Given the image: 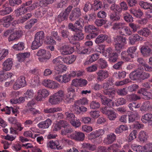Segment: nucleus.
I'll return each mask as SVG.
<instances>
[{"label":"nucleus","mask_w":152,"mask_h":152,"mask_svg":"<svg viewBox=\"0 0 152 152\" xmlns=\"http://www.w3.org/2000/svg\"><path fill=\"white\" fill-rule=\"evenodd\" d=\"M80 0H71V5L65 9L63 13H60L58 16L59 20H64L67 17L71 10L74 7H75L79 4Z\"/></svg>","instance_id":"f257e3e1"},{"label":"nucleus","mask_w":152,"mask_h":152,"mask_svg":"<svg viewBox=\"0 0 152 152\" xmlns=\"http://www.w3.org/2000/svg\"><path fill=\"white\" fill-rule=\"evenodd\" d=\"M142 86L145 88H141L138 91V93L142 94L147 100L152 99V93L148 91L147 89L151 88V85L150 82L148 81L144 83H143Z\"/></svg>","instance_id":"f03ea898"},{"label":"nucleus","mask_w":152,"mask_h":152,"mask_svg":"<svg viewBox=\"0 0 152 152\" xmlns=\"http://www.w3.org/2000/svg\"><path fill=\"white\" fill-rule=\"evenodd\" d=\"M110 86L106 82L103 84L102 87L104 90L102 91L103 94L107 95L110 98L113 99L115 97L116 91L114 88H109Z\"/></svg>","instance_id":"7ed1b4c3"},{"label":"nucleus","mask_w":152,"mask_h":152,"mask_svg":"<svg viewBox=\"0 0 152 152\" xmlns=\"http://www.w3.org/2000/svg\"><path fill=\"white\" fill-rule=\"evenodd\" d=\"M38 5L37 3L33 4L32 6L30 7L26 8L22 5L19 8L15 10V13L17 15L19 16L24 14L26 13L27 11H30L35 9V7H37Z\"/></svg>","instance_id":"20e7f679"},{"label":"nucleus","mask_w":152,"mask_h":152,"mask_svg":"<svg viewBox=\"0 0 152 152\" xmlns=\"http://www.w3.org/2000/svg\"><path fill=\"white\" fill-rule=\"evenodd\" d=\"M26 82L25 77L23 76H20L15 81L13 86V88L15 90H18L21 88L25 86Z\"/></svg>","instance_id":"39448f33"},{"label":"nucleus","mask_w":152,"mask_h":152,"mask_svg":"<svg viewBox=\"0 0 152 152\" xmlns=\"http://www.w3.org/2000/svg\"><path fill=\"white\" fill-rule=\"evenodd\" d=\"M70 14L69 19L71 21L76 20L79 18L82 15L81 9L79 7H76L74 8Z\"/></svg>","instance_id":"423d86ee"},{"label":"nucleus","mask_w":152,"mask_h":152,"mask_svg":"<svg viewBox=\"0 0 152 152\" xmlns=\"http://www.w3.org/2000/svg\"><path fill=\"white\" fill-rule=\"evenodd\" d=\"M51 57L49 53H46L44 49H41L39 50V60L41 62H44L49 59Z\"/></svg>","instance_id":"0eeeda50"},{"label":"nucleus","mask_w":152,"mask_h":152,"mask_svg":"<svg viewBox=\"0 0 152 152\" xmlns=\"http://www.w3.org/2000/svg\"><path fill=\"white\" fill-rule=\"evenodd\" d=\"M101 111L103 114L107 115L110 120H114L116 118V115L115 112L112 110H110L107 107L102 108Z\"/></svg>","instance_id":"6e6552de"},{"label":"nucleus","mask_w":152,"mask_h":152,"mask_svg":"<svg viewBox=\"0 0 152 152\" xmlns=\"http://www.w3.org/2000/svg\"><path fill=\"white\" fill-rule=\"evenodd\" d=\"M70 136L71 139L78 141H83L85 138L84 134L80 132H75L74 134H71Z\"/></svg>","instance_id":"1a4fd4ad"},{"label":"nucleus","mask_w":152,"mask_h":152,"mask_svg":"<svg viewBox=\"0 0 152 152\" xmlns=\"http://www.w3.org/2000/svg\"><path fill=\"white\" fill-rule=\"evenodd\" d=\"M96 73L97 75L96 79L99 81H103L107 78L109 75L108 72L106 70H99Z\"/></svg>","instance_id":"9d476101"},{"label":"nucleus","mask_w":152,"mask_h":152,"mask_svg":"<svg viewBox=\"0 0 152 152\" xmlns=\"http://www.w3.org/2000/svg\"><path fill=\"white\" fill-rule=\"evenodd\" d=\"M82 31V30H77L75 32V33L71 36V42L83 40L84 39V36Z\"/></svg>","instance_id":"9b49d317"},{"label":"nucleus","mask_w":152,"mask_h":152,"mask_svg":"<svg viewBox=\"0 0 152 152\" xmlns=\"http://www.w3.org/2000/svg\"><path fill=\"white\" fill-rule=\"evenodd\" d=\"M74 51L73 48L68 45H64L62 47L61 49V52L63 55L70 54Z\"/></svg>","instance_id":"f8f14e48"},{"label":"nucleus","mask_w":152,"mask_h":152,"mask_svg":"<svg viewBox=\"0 0 152 152\" xmlns=\"http://www.w3.org/2000/svg\"><path fill=\"white\" fill-rule=\"evenodd\" d=\"M14 19L13 17L10 15H8L3 18L0 21V24H1V22H3L4 27L7 28L9 27L12 21Z\"/></svg>","instance_id":"ddd939ff"},{"label":"nucleus","mask_w":152,"mask_h":152,"mask_svg":"<svg viewBox=\"0 0 152 152\" xmlns=\"http://www.w3.org/2000/svg\"><path fill=\"white\" fill-rule=\"evenodd\" d=\"M49 94V91L45 89H42L39 90V101H44L45 98Z\"/></svg>","instance_id":"4468645a"},{"label":"nucleus","mask_w":152,"mask_h":152,"mask_svg":"<svg viewBox=\"0 0 152 152\" xmlns=\"http://www.w3.org/2000/svg\"><path fill=\"white\" fill-rule=\"evenodd\" d=\"M12 65L13 62L12 59L8 58L3 63V69L5 71H9L11 69Z\"/></svg>","instance_id":"2eb2a0df"},{"label":"nucleus","mask_w":152,"mask_h":152,"mask_svg":"<svg viewBox=\"0 0 152 152\" xmlns=\"http://www.w3.org/2000/svg\"><path fill=\"white\" fill-rule=\"evenodd\" d=\"M102 104L105 106V107L111 108L114 106V102L112 100L107 97L105 96L101 101Z\"/></svg>","instance_id":"dca6fc26"},{"label":"nucleus","mask_w":152,"mask_h":152,"mask_svg":"<svg viewBox=\"0 0 152 152\" xmlns=\"http://www.w3.org/2000/svg\"><path fill=\"white\" fill-rule=\"evenodd\" d=\"M116 136L114 133H110L107 135L104 141L107 144H110L113 143L116 139Z\"/></svg>","instance_id":"f3484780"},{"label":"nucleus","mask_w":152,"mask_h":152,"mask_svg":"<svg viewBox=\"0 0 152 152\" xmlns=\"http://www.w3.org/2000/svg\"><path fill=\"white\" fill-rule=\"evenodd\" d=\"M143 39V38L137 34H133L129 38V42L132 45H134L136 42L142 41Z\"/></svg>","instance_id":"a211bd4d"},{"label":"nucleus","mask_w":152,"mask_h":152,"mask_svg":"<svg viewBox=\"0 0 152 152\" xmlns=\"http://www.w3.org/2000/svg\"><path fill=\"white\" fill-rule=\"evenodd\" d=\"M140 110L142 111L150 112L152 111V106L148 101L143 103L140 107Z\"/></svg>","instance_id":"6ab92c4d"},{"label":"nucleus","mask_w":152,"mask_h":152,"mask_svg":"<svg viewBox=\"0 0 152 152\" xmlns=\"http://www.w3.org/2000/svg\"><path fill=\"white\" fill-rule=\"evenodd\" d=\"M140 71L137 70L131 72L129 74L130 79L133 80H140Z\"/></svg>","instance_id":"aec40b11"},{"label":"nucleus","mask_w":152,"mask_h":152,"mask_svg":"<svg viewBox=\"0 0 152 152\" xmlns=\"http://www.w3.org/2000/svg\"><path fill=\"white\" fill-rule=\"evenodd\" d=\"M30 55V53L29 52L20 53L16 54L18 60L20 62L23 61L25 59L29 57Z\"/></svg>","instance_id":"412c9836"},{"label":"nucleus","mask_w":152,"mask_h":152,"mask_svg":"<svg viewBox=\"0 0 152 152\" xmlns=\"http://www.w3.org/2000/svg\"><path fill=\"white\" fill-rule=\"evenodd\" d=\"M99 54L98 53H94L89 56V59L86 61L84 63L85 65H88L95 61L99 58Z\"/></svg>","instance_id":"4be33fe9"},{"label":"nucleus","mask_w":152,"mask_h":152,"mask_svg":"<svg viewBox=\"0 0 152 152\" xmlns=\"http://www.w3.org/2000/svg\"><path fill=\"white\" fill-rule=\"evenodd\" d=\"M141 52L142 55L145 57L150 56L151 49L148 46H143L141 48Z\"/></svg>","instance_id":"5701e85b"},{"label":"nucleus","mask_w":152,"mask_h":152,"mask_svg":"<svg viewBox=\"0 0 152 152\" xmlns=\"http://www.w3.org/2000/svg\"><path fill=\"white\" fill-rule=\"evenodd\" d=\"M85 32L86 33H91V32H95L98 30V28L93 25H88L84 26Z\"/></svg>","instance_id":"b1692460"},{"label":"nucleus","mask_w":152,"mask_h":152,"mask_svg":"<svg viewBox=\"0 0 152 152\" xmlns=\"http://www.w3.org/2000/svg\"><path fill=\"white\" fill-rule=\"evenodd\" d=\"M108 38V36L106 34H101L98 36L95 40L96 44H100L104 42Z\"/></svg>","instance_id":"393cba45"},{"label":"nucleus","mask_w":152,"mask_h":152,"mask_svg":"<svg viewBox=\"0 0 152 152\" xmlns=\"http://www.w3.org/2000/svg\"><path fill=\"white\" fill-rule=\"evenodd\" d=\"M139 4L141 7L145 9H150V12L152 13V4L142 1L140 2Z\"/></svg>","instance_id":"a878e982"},{"label":"nucleus","mask_w":152,"mask_h":152,"mask_svg":"<svg viewBox=\"0 0 152 152\" xmlns=\"http://www.w3.org/2000/svg\"><path fill=\"white\" fill-rule=\"evenodd\" d=\"M61 100L60 98L57 97L55 94L50 96L49 99V102L52 104H55L60 102Z\"/></svg>","instance_id":"bb28decb"},{"label":"nucleus","mask_w":152,"mask_h":152,"mask_svg":"<svg viewBox=\"0 0 152 152\" xmlns=\"http://www.w3.org/2000/svg\"><path fill=\"white\" fill-rule=\"evenodd\" d=\"M142 121L145 123H149L152 121V114L150 113H147L142 117L141 119Z\"/></svg>","instance_id":"cd10ccee"},{"label":"nucleus","mask_w":152,"mask_h":152,"mask_svg":"<svg viewBox=\"0 0 152 152\" xmlns=\"http://www.w3.org/2000/svg\"><path fill=\"white\" fill-rule=\"evenodd\" d=\"M120 34L122 35H125L126 34V35L129 36L132 34V32L129 28L124 26L120 31Z\"/></svg>","instance_id":"c85d7f7f"},{"label":"nucleus","mask_w":152,"mask_h":152,"mask_svg":"<svg viewBox=\"0 0 152 152\" xmlns=\"http://www.w3.org/2000/svg\"><path fill=\"white\" fill-rule=\"evenodd\" d=\"M114 40L115 42H117V43H119L124 45L126 44V38L121 36H117Z\"/></svg>","instance_id":"c756f323"},{"label":"nucleus","mask_w":152,"mask_h":152,"mask_svg":"<svg viewBox=\"0 0 152 152\" xmlns=\"http://www.w3.org/2000/svg\"><path fill=\"white\" fill-rule=\"evenodd\" d=\"M119 13L117 12L111 13L110 15V18L111 20L114 21H118L121 18Z\"/></svg>","instance_id":"7c9ffc66"},{"label":"nucleus","mask_w":152,"mask_h":152,"mask_svg":"<svg viewBox=\"0 0 152 152\" xmlns=\"http://www.w3.org/2000/svg\"><path fill=\"white\" fill-rule=\"evenodd\" d=\"M60 33L61 36L64 38H68L69 41L71 42V37H69L70 33L69 31L67 29L61 30Z\"/></svg>","instance_id":"2f4dec72"},{"label":"nucleus","mask_w":152,"mask_h":152,"mask_svg":"<svg viewBox=\"0 0 152 152\" xmlns=\"http://www.w3.org/2000/svg\"><path fill=\"white\" fill-rule=\"evenodd\" d=\"M138 115L137 113H132L128 115L129 123H132L137 120L138 119Z\"/></svg>","instance_id":"473e14b6"},{"label":"nucleus","mask_w":152,"mask_h":152,"mask_svg":"<svg viewBox=\"0 0 152 152\" xmlns=\"http://www.w3.org/2000/svg\"><path fill=\"white\" fill-rule=\"evenodd\" d=\"M148 137V134L146 132L141 131L139 133L138 138L140 141L144 142L147 140Z\"/></svg>","instance_id":"72a5a7b5"},{"label":"nucleus","mask_w":152,"mask_h":152,"mask_svg":"<svg viewBox=\"0 0 152 152\" xmlns=\"http://www.w3.org/2000/svg\"><path fill=\"white\" fill-rule=\"evenodd\" d=\"M31 13H28L26 15L24 16L23 17L19 19L17 21H14V22L18 24L23 23L27 20L29 18L31 17Z\"/></svg>","instance_id":"f704fd0d"},{"label":"nucleus","mask_w":152,"mask_h":152,"mask_svg":"<svg viewBox=\"0 0 152 152\" xmlns=\"http://www.w3.org/2000/svg\"><path fill=\"white\" fill-rule=\"evenodd\" d=\"M119 54L116 53H113V54L108 57V61L110 63H115L116 62L118 59Z\"/></svg>","instance_id":"c9c22d12"},{"label":"nucleus","mask_w":152,"mask_h":152,"mask_svg":"<svg viewBox=\"0 0 152 152\" xmlns=\"http://www.w3.org/2000/svg\"><path fill=\"white\" fill-rule=\"evenodd\" d=\"M82 147L83 148H86L91 151H94L96 148V146L95 145L86 143H83Z\"/></svg>","instance_id":"e433bc0d"},{"label":"nucleus","mask_w":152,"mask_h":152,"mask_svg":"<svg viewBox=\"0 0 152 152\" xmlns=\"http://www.w3.org/2000/svg\"><path fill=\"white\" fill-rule=\"evenodd\" d=\"M82 19L80 18L79 19V20H76L74 23L75 25L76 26L77 31L82 30L83 26V23H84V21H82Z\"/></svg>","instance_id":"4c0bfd02"},{"label":"nucleus","mask_w":152,"mask_h":152,"mask_svg":"<svg viewBox=\"0 0 152 152\" xmlns=\"http://www.w3.org/2000/svg\"><path fill=\"white\" fill-rule=\"evenodd\" d=\"M25 44L23 42H19L17 44H15L12 47L13 48L16 50H23L25 48Z\"/></svg>","instance_id":"58836bf2"},{"label":"nucleus","mask_w":152,"mask_h":152,"mask_svg":"<svg viewBox=\"0 0 152 152\" xmlns=\"http://www.w3.org/2000/svg\"><path fill=\"white\" fill-rule=\"evenodd\" d=\"M130 12L132 14L137 18L140 17L143 14V12L140 9L137 10H136L134 9L131 10H130Z\"/></svg>","instance_id":"ea45409f"},{"label":"nucleus","mask_w":152,"mask_h":152,"mask_svg":"<svg viewBox=\"0 0 152 152\" xmlns=\"http://www.w3.org/2000/svg\"><path fill=\"white\" fill-rule=\"evenodd\" d=\"M137 33L140 35L147 37L149 34L150 31L147 28H143L142 29L138 31H137Z\"/></svg>","instance_id":"a19ab883"},{"label":"nucleus","mask_w":152,"mask_h":152,"mask_svg":"<svg viewBox=\"0 0 152 152\" xmlns=\"http://www.w3.org/2000/svg\"><path fill=\"white\" fill-rule=\"evenodd\" d=\"M98 64L99 67L103 69L107 68L108 65L106 60L103 58H100L98 60Z\"/></svg>","instance_id":"79ce46f5"},{"label":"nucleus","mask_w":152,"mask_h":152,"mask_svg":"<svg viewBox=\"0 0 152 152\" xmlns=\"http://www.w3.org/2000/svg\"><path fill=\"white\" fill-rule=\"evenodd\" d=\"M116 92L120 96H124L128 94V91L126 88L125 87L122 88L118 89L116 90Z\"/></svg>","instance_id":"37998d69"},{"label":"nucleus","mask_w":152,"mask_h":152,"mask_svg":"<svg viewBox=\"0 0 152 152\" xmlns=\"http://www.w3.org/2000/svg\"><path fill=\"white\" fill-rule=\"evenodd\" d=\"M137 47L135 46H132L130 47L127 50V52L129 56H130V57L132 58H133L134 57V53L137 50Z\"/></svg>","instance_id":"c03bdc74"},{"label":"nucleus","mask_w":152,"mask_h":152,"mask_svg":"<svg viewBox=\"0 0 152 152\" xmlns=\"http://www.w3.org/2000/svg\"><path fill=\"white\" fill-rule=\"evenodd\" d=\"M124 45H121L119 43L116 42L114 45L115 50V53L119 54L122 51V48H124Z\"/></svg>","instance_id":"a18cd8bd"},{"label":"nucleus","mask_w":152,"mask_h":152,"mask_svg":"<svg viewBox=\"0 0 152 152\" xmlns=\"http://www.w3.org/2000/svg\"><path fill=\"white\" fill-rule=\"evenodd\" d=\"M67 93H66V96H71L75 97L76 95L75 92V90L74 88H69L67 89Z\"/></svg>","instance_id":"49530a36"},{"label":"nucleus","mask_w":152,"mask_h":152,"mask_svg":"<svg viewBox=\"0 0 152 152\" xmlns=\"http://www.w3.org/2000/svg\"><path fill=\"white\" fill-rule=\"evenodd\" d=\"M110 7V10L113 11L114 12H117L118 13H121V9L120 6L115 4V2Z\"/></svg>","instance_id":"de8ad7c7"},{"label":"nucleus","mask_w":152,"mask_h":152,"mask_svg":"<svg viewBox=\"0 0 152 152\" xmlns=\"http://www.w3.org/2000/svg\"><path fill=\"white\" fill-rule=\"evenodd\" d=\"M38 34L37 33L36 34L35 36V39L34 41L32 42L31 48L33 50L37 49L38 48Z\"/></svg>","instance_id":"09e8293b"},{"label":"nucleus","mask_w":152,"mask_h":152,"mask_svg":"<svg viewBox=\"0 0 152 152\" xmlns=\"http://www.w3.org/2000/svg\"><path fill=\"white\" fill-rule=\"evenodd\" d=\"M45 37V34L43 31H39V47L41 46L43 44L44 39Z\"/></svg>","instance_id":"8fccbe9b"},{"label":"nucleus","mask_w":152,"mask_h":152,"mask_svg":"<svg viewBox=\"0 0 152 152\" xmlns=\"http://www.w3.org/2000/svg\"><path fill=\"white\" fill-rule=\"evenodd\" d=\"M128 129L127 127L123 125H121L117 127L115 129V132L117 134H120L122 132L124 131H125Z\"/></svg>","instance_id":"3c124183"},{"label":"nucleus","mask_w":152,"mask_h":152,"mask_svg":"<svg viewBox=\"0 0 152 152\" xmlns=\"http://www.w3.org/2000/svg\"><path fill=\"white\" fill-rule=\"evenodd\" d=\"M19 37V36L18 35L17 32H15L12 33L8 38L9 41H13L17 39Z\"/></svg>","instance_id":"603ef678"},{"label":"nucleus","mask_w":152,"mask_h":152,"mask_svg":"<svg viewBox=\"0 0 152 152\" xmlns=\"http://www.w3.org/2000/svg\"><path fill=\"white\" fill-rule=\"evenodd\" d=\"M94 2L93 9L94 11L98 10L99 8H101L102 7V3L101 1L95 0Z\"/></svg>","instance_id":"864d4df0"},{"label":"nucleus","mask_w":152,"mask_h":152,"mask_svg":"<svg viewBox=\"0 0 152 152\" xmlns=\"http://www.w3.org/2000/svg\"><path fill=\"white\" fill-rule=\"evenodd\" d=\"M124 62L122 61H118L113 66V67L116 70H120L122 69V67L124 64Z\"/></svg>","instance_id":"5fc2aeb1"},{"label":"nucleus","mask_w":152,"mask_h":152,"mask_svg":"<svg viewBox=\"0 0 152 152\" xmlns=\"http://www.w3.org/2000/svg\"><path fill=\"white\" fill-rule=\"evenodd\" d=\"M64 129L61 131V134L62 135H65L68 133H71L72 132V129L69 126L64 128Z\"/></svg>","instance_id":"6e6d98bb"},{"label":"nucleus","mask_w":152,"mask_h":152,"mask_svg":"<svg viewBox=\"0 0 152 152\" xmlns=\"http://www.w3.org/2000/svg\"><path fill=\"white\" fill-rule=\"evenodd\" d=\"M150 76V74L145 72L140 71V80H144L148 79Z\"/></svg>","instance_id":"4d7b16f0"},{"label":"nucleus","mask_w":152,"mask_h":152,"mask_svg":"<svg viewBox=\"0 0 152 152\" xmlns=\"http://www.w3.org/2000/svg\"><path fill=\"white\" fill-rule=\"evenodd\" d=\"M60 108L58 107H54L44 110V112L46 113H53L55 112L59 111Z\"/></svg>","instance_id":"13d9d810"},{"label":"nucleus","mask_w":152,"mask_h":152,"mask_svg":"<svg viewBox=\"0 0 152 152\" xmlns=\"http://www.w3.org/2000/svg\"><path fill=\"white\" fill-rule=\"evenodd\" d=\"M132 148L134 151L137 152H142L143 151L142 146L140 145L136 144L132 145Z\"/></svg>","instance_id":"bf43d9fd"},{"label":"nucleus","mask_w":152,"mask_h":152,"mask_svg":"<svg viewBox=\"0 0 152 152\" xmlns=\"http://www.w3.org/2000/svg\"><path fill=\"white\" fill-rule=\"evenodd\" d=\"M91 4L89 2L87 1L84 4L83 8V11L87 12L92 8Z\"/></svg>","instance_id":"052dcab7"},{"label":"nucleus","mask_w":152,"mask_h":152,"mask_svg":"<svg viewBox=\"0 0 152 152\" xmlns=\"http://www.w3.org/2000/svg\"><path fill=\"white\" fill-rule=\"evenodd\" d=\"M137 133V132L135 130H134L131 132L129 137V142H131L136 138Z\"/></svg>","instance_id":"680f3d73"},{"label":"nucleus","mask_w":152,"mask_h":152,"mask_svg":"<svg viewBox=\"0 0 152 152\" xmlns=\"http://www.w3.org/2000/svg\"><path fill=\"white\" fill-rule=\"evenodd\" d=\"M65 115L66 118L70 121V122L71 121H73L75 118L74 114L72 113H69L68 112H66L65 113Z\"/></svg>","instance_id":"e2e57ef3"},{"label":"nucleus","mask_w":152,"mask_h":152,"mask_svg":"<svg viewBox=\"0 0 152 152\" xmlns=\"http://www.w3.org/2000/svg\"><path fill=\"white\" fill-rule=\"evenodd\" d=\"M143 151L145 152H152V143H149L142 146Z\"/></svg>","instance_id":"0e129e2a"},{"label":"nucleus","mask_w":152,"mask_h":152,"mask_svg":"<svg viewBox=\"0 0 152 152\" xmlns=\"http://www.w3.org/2000/svg\"><path fill=\"white\" fill-rule=\"evenodd\" d=\"M124 25V24L123 23L117 22L113 24L112 28L114 29H121L123 28Z\"/></svg>","instance_id":"69168bd1"},{"label":"nucleus","mask_w":152,"mask_h":152,"mask_svg":"<svg viewBox=\"0 0 152 152\" xmlns=\"http://www.w3.org/2000/svg\"><path fill=\"white\" fill-rule=\"evenodd\" d=\"M70 123L73 126L76 128L80 127L81 124L80 120L77 119L76 118L73 121H71Z\"/></svg>","instance_id":"338daca9"},{"label":"nucleus","mask_w":152,"mask_h":152,"mask_svg":"<svg viewBox=\"0 0 152 152\" xmlns=\"http://www.w3.org/2000/svg\"><path fill=\"white\" fill-rule=\"evenodd\" d=\"M124 19L128 22H132L133 21V18L129 13L124 14Z\"/></svg>","instance_id":"774afa93"}]
</instances>
